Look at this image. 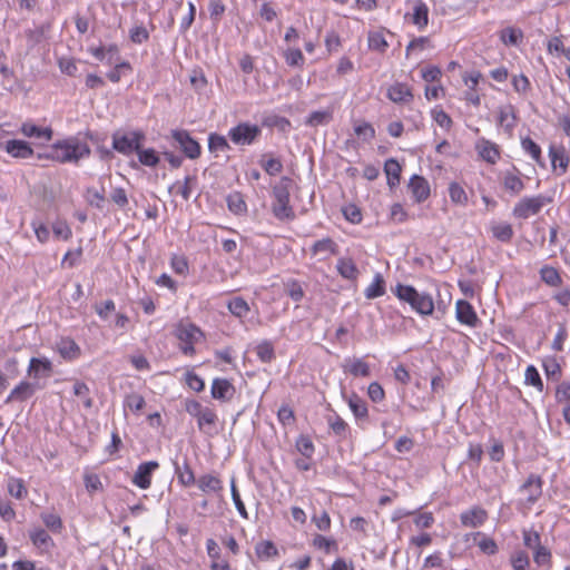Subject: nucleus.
<instances>
[{
  "label": "nucleus",
  "instance_id": "f257e3e1",
  "mask_svg": "<svg viewBox=\"0 0 570 570\" xmlns=\"http://www.w3.org/2000/svg\"><path fill=\"white\" fill-rule=\"evenodd\" d=\"M89 155L90 147L88 144L80 141L77 137H69L55 142L46 157L61 164H77L80 159L89 157Z\"/></svg>",
  "mask_w": 570,
  "mask_h": 570
},
{
  "label": "nucleus",
  "instance_id": "f03ea898",
  "mask_svg": "<svg viewBox=\"0 0 570 570\" xmlns=\"http://www.w3.org/2000/svg\"><path fill=\"white\" fill-rule=\"evenodd\" d=\"M392 292L400 301L410 304L412 309L421 315H431L434 311L432 296L426 293H419L411 285L397 284Z\"/></svg>",
  "mask_w": 570,
  "mask_h": 570
},
{
  "label": "nucleus",
  "instance_id": "7ed1b4c3",
  "mask_svg": "<svg viewBox=\"0 0 570 570\" xmlns=\"http://www.w3.org/2000/svg\"><path fill=\"white\" fill-rule=\"evenodd\" d=\"M293 180L289 177H282L279 181L273 187V205L272 212L279 220L294 219L295 213L289 204L291 188Z\"/></svg>",
  "mask_w": 570,
  "mask_h": 570
},
{
  "label": "nucleus",
  "instance_id": "20e7f679",
  "mask_svg": "<svg viewBox=\"0 0 570 570\" xmlns=\"http://www.w3.org/2000/svg\"><path fill=\"white\" fill-rule=\"evenodd\" d=\"M552 199L544 195L521 198L513 207L512 215L515 218L527 219L541 212V209Z\"/></svg>",
  "mask_w": 570,
  "mask_h": 570
},
{
  "label": "nucleus",
  "instance_id": "39448f33",
  "mask_svg": "<svg viewBox=\"0 0 570 570\" xmlns=\"http://www.w3.org/2000/svg\"><path fill=\"white\" fill-rule=\"evenodd\" d=\"M261 134L262 129L259 126L249 122H240L229 129L228 138L237 146H248L254 144Z\"/></svg>",
  "mask_w": 570,
  "mask_h": 570
},
{
  "label": "nucleus",
  "instance_id": "423d86ee",
  "mask_svg": "<svg viewBox=\"0 0 570 570\" xmlns=\"http://www.w3.org/2000/svg\"><path fill=\"white\" fill-rule=\"evenodd\" d=\"M145 135L140 131H132L129 134L116 132L112 135V148L122 155H130L136 153L141 146Z\"/></svg>",
  "mask_w": 570,
  "mask_h": 570
},
{
  "label": "nucleus",
  "instance_id": "0eeeda50",
  "mask_svg": "<svg viewBox=\"0 0 570 570\" xmlns=\"http://www.w3.org/2000/svg\"><path fill=\"white\" fill-rule=\"evenodd\" d=\"M171 136L186 157L196 159L200 156V145L189 135L188 131L174 130Z\"/></svg>",
  "mask_w": 570,
  "mask_h": 570
},
{
  "label": "nucleus",
  "instance_id": "6e6552de",
  "mask_svg": "<svg viewBox=\"0 0 570 570\" xmlns=\"http://www.w3.org/2000/svg\"><path fill=\"white\" fill-rule=\"evenodd\" d=\"M159 468L157 461H147L138 465L131 482L139 489L147 490L151 485V478L154 472Z\"/></svg>",
  "mask_w": 570,
  "mask_h": 570
},
{
  "label": "nucleus",
  "instance_id": "1a4fd4ad",
  "mask_svg": "<svg viewBox=\"0 0 570 570\" xmlns=\"http://www.w3.org/2000/svg\"><path fill=\"white\" fill-rule=\"evenodd\" d=\"M542 478L537 474H530L525 482L520 487V492L525 497L530 504L535 503L542 495Z\"/></svg>",
  "mask_w": 570,
  "mask_h": 570
},
{
  "label": "nucleus",
  "instance_id": "9d476101",
  "mask_svg": "<svg viewBox=\"0 0 570 570\" xmlns=\"http://www.w3.org/2000/svg\"><path fill=\"white\" fill-rule=\"evenodd\" d=\"M20 132L28 138H33L40 145L50 141L53 136V130L50 127H39L32 121L23 122Z\"/></svg>",
  "mask_w": 570,
  "mask_h": 570
},
{
  "label": "nucleus",
  "instance_id": "9b49d317",
  "mask_svg": "<svg viewBox=\"0 0 570 570\" xmlns=\"http://www.w3.org/2000/svg\"><path fill=\"white\" fill-rule=\"evenodd\" d=\"M455 316L456 320L466 326L476 327L480 324V320L473 308V306L464 299H459L455 304Z\"/></svg>",
  "mask_w": 570,
  "mask_h": 570
},
{
  "label": "nucleus",
  "instance_id": "f8f14e48",
  "mask_svg": "<svg viewBox=\"0 0 570 570\" xmlns=\"http://www.w3.org/2000/svg\"><path fill=\"white\" fill-rule=\"evenodd\" d=\"M235 386L226 379H215L212 383V397L222 402L230 401L235 395Z\"/></svg>",
  "mask_w": 570,
  "mask_h": 570
},
{
  "label": "nucleus",
  "instance_id": "ddd939ff",
  "mask_svg": "<svg viewBox=\"0 0 570 570\" xmlns=\"http://www.w3.org/2000/svg\"><path fill=\"white\" fill-rule=\"evenodd\" d=\"M488 520V512L483 508L475 505L460 514V521L463 527L478 528Z\"/></svg>",
  "mask_w": 570,
  "mask_h": 570
},
{
  "label": "nucleus",
  "instance_id": "4468645a",
  "mask_svg": "<svg viewBox=\"0 0 570 570\" xmlns=\"http://www.w3.org/2000/svg\"><path fill=\"white\" fill-rule=\"evenodd\" d=\"M52 374V363L43 357H32L29 363L28 367V375L32 376L33 379H48Z\"/></svg>",
  "mask_w": 570,
  "mask_h": 570
},
{
  "label": "nucleus",
  "instance_id": "2eb2a0df",
  "mask_svg": "<svg viewBox=\"0 0 570 570\" xmlns=\"http://www.w3.org/2000/svg\"><path fill=\"white\" fill-rule=\"evenodd\" d=\"M4 150L14 158L27 159L33 156V149L24 140H8L4 145Z\"/></svg>",
  "mask_w": 570,
  "mask_h": 570
},
{
  "label": "nucleus",
  "instance_id": "dca6fc26",
  "mask_svg": "<svg viewBox=\"0 0 570 570\" xmlns=\"http://www.w3.org/2000/svg\"><path fill=\"white\" fill-rule=\"evenodd\" d=\"M37 383H30L27 381L20 382L8 395L6 399V403H10L12 401L23 402L33 395L36 389H39Z\"/></svg>",
  "mask_w": 570,
  "mask_h": 570
},
{
  "label": "nucleus",
  "instance_id": "f3484780",
  "mask_svg": "<svg viewBox=\"0 0 570 570\" xmlns=\"http://www.w3.org/2000/svg\"><path fill=\"white\" fill-rule=\"evenodd\" d=\"M479 156L487 163L494 165L500 159V149L494 142L481 139L476 144Z\"/></svg>",
  "mask_w": 570,
  "mask_h": 570
},
{
  "label": "nucleus",
  "instance_id": "a211bd4d",
  "mask_svg": "<svg viewBox=\"0 0 570 570\" xmlns=\"http://www.w3.org/2000/svg\"><path fill=\"white\" fill-rule=\"evenodd\" d=\"M176 336L181 343H197L203 337V332L194 324H179Z\"/></svg>",
  "mask_w": 570,
  "mask_h": 570
},
{
  "label": "nucleus",
  "instance_id": "6ab92c4d",
  "mask_svg": "<svg viewBox=\"0 0 570 570\" xmlns=\"http://www.w3.org/2000/svg\"><path fill=\"white\" fill-rule=\"evenodd\" d=\"M197 487L204 493H219L223 490V481L215 474L207 473L198 478Z\"/></svg>",
  "mask_w": 570,
  "mask_h": 570
},
{
  "label": "nucleus",
  "instance_id": "aec40b11",
  "mask_svg": "<svg viewBox=\"0 0 570 570\" xmlns=\"http://www.w3.org/2000/svg\"><path fill=\"white\" fill-rule=\"evenodd\" d=\"M343 370L355 377H368L371 375L370 365L362 358H347L343 364Z\"/></svg>",
  "mask_w": 570,
  "mask_h": 570
},
{
  "label": "nucleus",
  "instance_id": "412c9836",
  "mask_svg": "<svg viewBox=\"0 0 570 570\" xmlns=\"http://www.w3.org/2000/svg\"><path fill=\"white\" fill-rule=\"evenodd\" d=\"M409 188L419 203L425 200L430 195V185L428 180L417 175H414L411 178Z\"/></svg>",
  "mask_w": 570,
  "mask_h": 570
},
{
  "label": "nucleus",
  "instance_id": "4be33fe9",
  "mask_svg": "<svg viewBox=\"0 0 570 570\" xmlns=\"http://www.w3.org/2000/svg\"><path fill=\"white\" fill-rule=\"evenodd\" d=\"M57 351L65 360L72 361L79 357L80 347L78 344L71 338H61L57 343Z\"/></svg>",
  "mask_w": 570,
  "mask_h": 570
},
{
  "label": "nucleus",
  "instance_id": "5701e85b",
  "mask_svg": "<svg viewBox=\"0 0 570 570\" xmlns=\"http://www.w3.org/2000/svg\"><path fill=\"white\" fill-rule=\"evenodd\" d=\"M502 185L507 191L512 195H519L524 189V183L519 176V171H505L502 177Z\"/></svg>",
  "mask_w": 570,
  "mask_h": 570
},
{
  "label": "nucleus",
  "instance_id": "b1692460",
  "mask_svg": "<svg viewBox=\"0 0 570 570\" xmlns=\"http://www.w3.org/2000/svg\"><path fill=\"white\" fill-rule=\"evenodd\" d=\"M217 421L218 416L216 412L207 406L202 415L197 419V425L202 432L212 434V432L215 430Z\"/></svg>",
  "mask_w": 570,
  "mask_h": 570
},
{
  "label": "nucleus",
  "instance_id": "393cba45",
  "mask_svg": "<svg viewBox=\"0 0 570 570\" xmlns=\"http://www.w3.org/2000/svg\"><path fill=\"white\" fill-rule=\"evenodd\" d=\"M412 22L419 29L425 28L429 23V8L421 0H417L413 7Z\"/></svg>",
  "mask_w": 570,
  "mask_h": 570
},
{
  "label": "nucleus",
  "instance_id": "a878e982",
  "mask_svg": "<svg viewBox=\"0 0 570 570\" xmlns=\"http://www.w3.org/2000/svg\"><path fill=\"white\" fill-rule=\"evenodd\" d=\"M348 406L356 420L363 421L368 417L366 402L357 394L353 393L348 399Z\"/></svg>",
  "mask_w": 570,
  "mask_h": 570
},
{
  "label": "nucleus",
  "instance_id": "bb28decb",
  "mask_svg": "<svg viewBox=\"0 0 570 570\" xmlns=\"http://www.w3.org/2000/svg\"><path fill=\"white\" fill-rule=\"evenodd\" d=\"M387 97L394 102H406L413 98V95L406 85L395 83L389 88Z\"/></svg>",
  "mask_w": 570,
  "mask_h": 570
},
{
  "label": "nucleus",
  "instance_id": "cd10ccee",
  "mask_svg": "<svg viewBox=\"0 0 570 570\" xmlns=\"http://www.w3.org/2000/svg\"><path fill=\"white\" fill-rule=\"evenodd\" d=\"M401 166L397 160L390 158L384 164V171L387 177V185L393 188L400 183Z\"/></svg>",
  "mask_w": 570,
  "mask_h": 570
},
{
  "label": "nucleus",
  "instance_id": "c85d7f7f",
  "mask_svg": "<svg viewBox=\"0 0 570 570\" xmlns=\"http://www.w3.org/2000/svg\"><path fill=\"white\" fill-rule=\"evenodd\" d=\"M31 542L40 549H48L53 544L51 537L41 528H35L29 532Z\"/></svg>",
  "mask_w": 570,
  "mask_h": 570
},
{
  "label": "nucleus",
  "instance_id": "c756f323",
  "mask_svg": "<svg viewBox=\"0 0 570 570\" xmlns=\"http://www.w3.org/2000/svg\"><path fill=\"white\" fill-rule=\"evenodd\" d=\"M337 272L343 278L356 279L358 269L352 258H340L337 262Z\"/></svg>",
  "mask_w": 570,
  "mask_h": 570
},
{
  "label": "nucleus",
  "instance_id": "7c9ffc66",
  "mask_svg": "<svg viewBox=\"0 0 570 570\" xmlns=\"http://www.w3.org/2000/svg\"><path fill=\"white\" fill-rule=\"evenodd\" d=\"M196 184H197V177L188 175L185 177L184 183L181 185L176 183L173 186H170L169 193H173L174 189L177 188L176 193L180 194L185 200H188L190 198L191 191H193L194 187L196 186Z\"/></svg>",
  "mask_w": 570,
  "mask_h": 570
},
{
  "label": "nucleus",
  "instance_id": "2f4dec72",
  "mask_svg": "<svg viewBox=\"0 0 570 570\" xmlns=\"http://www.w3.org/2000/svg\"><path fill=\"white\" fill-rule=\"evenodd\" d=\"M549 154L551 157V164H552L553 169L557 170V168H560L561 169L560 174H564L567 170V167H568V163H569V158L564 154V149L563 148L559 149V148L551 146Z\"/></svg>",
  "mask_w": 570,
  "mask_h": 570
},
{
  "label": "nucleus",
  "instance_id": "473e14b6",
  "mask_svg": "<svg viewBox=\"0 0 570 570\" xmlns=\"http://www.w3.org/2000/svg\"><path fill=\"white\" fill-rule=\"evenodd\" d=\"M7 489L9 494L18 500L26 498L28 494L23 480L19 478H9Z\"/></svg>",
  "mask_w": 570,
  "mask_h": 570
},
{
  "label": "nucleus",
  "instance_id": "72a5a7b5",
  "mask_svg": "<svg viewBox=\"0 0 570 570\" xmlns=\"http://www.w3.org/2000/svg\"><path fill=\"white\" fill-rule=\"evenodd\" d=\"M521 146L523 150L528 153L539 166H544L543 159L541 157V148L537 142H534L530 137H525L522 138Z\"/></svg>",
  "mask_w": 570,
  "mask_h": 570
},
{
  "label": "nucleus",
  "instance_id": "f704fd0d",
  "mask_svg": "<svg viewBox=\"0 0 570 570\" xmlns=\"http://www.w3.org/2000/svg\"><path fill=\"white\" fill-rule=\"evenodd\" d=\"M368 48L371 50H375L379 52H384L389 47V43L384 37V32L382 30L379 31H370L368 37Z\"/></svg>",
  "mask_w": 570,
  "mask_h": 570
},
{
  "label": "nucleus",
  "instance_id": "c9c22d12",
  "mask_svg": "<svg viewBox=\"0 0 570 570\" xmlns=\"http://www.w3.org/2000/svg\"><path fill=\"white\" fill-rule=\"evenodd\" d=\"M227 206L228 209L236 214L243 215L247 212L246 203L240 193H232L227 196Z\"/></svg>",
  "mask_w": 570,
  "mask_h": 570
},
{
  "label": "nucleus",
  "instance_id": "e433bc0d",
  "mask_svg": "<svg viewBox=\"0 0 570 570\" xmlns=\"http://www.w3.org/2000/svg\"><path fill=\"white\" fill-rule=\"evenodd\" d=\"M175 472L179 483H181L184 487H190L196 483L194 472L187 462H184L183 465L176 464Z\"/></svg>",
  "mask_w": 570,
  "mask_h": 570
},
{
  "label": "nucleus",
  "instance_id": "4c0bfd02",
  "mask_svg": "<svg viewBox=\"0 0 570 570\" xmlns=\"http://www.w3.org/2000/svg\"><path fill=\"white\" fill-rule=\"evenodd\" d=\"M493 236L503 243H508L513 237V228L508 223H497L491 227Z\"/></svg>",
  "mask_w": 570,
  "mask_h": 570
},
{
  "label": "nucleus",
  "instance_id": "58836bf2",
  "mask_svg": "<svg viewBox=\"0 0 570 570\" xmlns=\"http://www.w3.org/2000/svg\"><path fill=\"white\" fill-rule=\"evenodd\" d=\"M256 355L263 363H271L275 358V348L272 342L264 340L256 346Z\"/></svg>",
  "mask_w": 570,
  "mask_h": 570
},
{
  "label": "nucleus",
  "instance_id": "ea45409f",
  "mask_svg": "<svg viewBox=\"0 0 570 570\" xmlns=\"http://www.w3.org/2000/svg\"><path fill=\"white\" fill-rule=\"evenodd\" d=\"M333 119V111L327 110H316L309 114L306 124L312 127H317L322 125H327Z\"/></svg>",
  "mask_w": 570,
  "mask_h": 570
},
{
  "label": "nucleus",
  "instance_id": "a19ab883",
  "mask_svg": "<svg viewBox=\"0 0 570 570\" xmlns=\"http://www.w3.org/2000/svg\"><path fill=\"white\" fill-rule=\"evenodd\" d=\"M228 311L236 317H245L249 312V306L243 297H235L227 304Z\"/></svg>",
  "mask_w": 570,
  "mask_h": 570
},
{
  "label": "nucleus",
  "instance_id": "79ce46f5",
  "mask_svg": "<svg viewBox=\"0 0 570 570\" xmlns=\"http://www.w3.org/2000/svg\"><path fill=\"white\" fill-rule=\"evenodd\" d=\"M540 277L549 286H559L562 283L559 272L552 266H543L540 269Z\"/></svg>",
  "mask_w": 570,
  "mask_h": 570
},
{
  "label": "nucleus",
  "instance_id": "37998d69",
  "mask_svg": "<svg viewBox=\"0 0 570 570\" xmlns=\"http://www.w3.org/2000/svg\"><path fill=\"white\" fill-rule=\"evenodd\" d=\"M449 195L452 203L461 206H465L468 204V195L464 188L453 181L449 185Z\"/></svg>",
  "mask_w": 570,
  "mask_h": 570
},
{
  "label": "nucleus",
  "instance_id": "c03bdc74",
  "mask_svg": "<svg viewBox=\"0 0 570 570\" xmlns=\"http://www.w3.org/2000/svg\"><path fill=\"white\" fill-rule=\"evenodd\" d=\"M384 279L381 274H376L374 281L365 289L366 298H376L385 293Z\"/></svg>",
  "mask_w": 570,
  "mask_h": 570
},
{
  "label": "nucleus",
  "instance_id": "a18cd8bd",
  "mask_svg": "<svg viewBox=\"0 0 570 570\" xmlns=\"http://www.w3.org/2000/svg\"><path fill=\"white\" fill-rule=\"evenodd\" d=\"M327 423L335 435L346 438L348 425L341 416L337 414L331 415L327 417Z\"/></svg>",
  "mask_w": 570,
  "mask_h": 570
},
{
  "label": "nucleus",
  "instance_id": "49530a36",
  "mask_svg": "<svg viewBox=\"0 0 570 570\" xmlns=\"http://www.w3.org/2000/svg\"><path fill=\"white\" fill-rule=\"evenodd\" d=\"M140 164L148 167H155L159 163V156L153 148L141 149V146L136 151Z\"/></svg>",
  "mask_w": 570,
  "mask_h": 570
},
{
  "label": "nucleus",
  "instance_id": "de8ad7c7",
  "mask_svg": "<svg viewBox=\"0 0 570 570\" xmlns=\"http://www.w3.org/2000/svg\"><path fill=\"white\" fill-rule=\"evenodd\" d=\"M523 38V32L514 28H505L500 32V39L505 45L517 46Z\"/></svg>",
  "mask_w": 570,
  "mask_h": 570
},
{
  "label": "nucleus",
  "instance_id": "09e8293b",
  "mask_svg": "<svg viewBox=\"0 0 570 570\" xmlns=\"http://www.w3.org/2000/svg\"><path fill=\"white\" fill-rule=\"evenodd\" d=\"M311 250L313 255L334 254L336 250V244L331 238H323L315 242Z\"/></svg>",
  "mask_w": 570,
  "mask_h": 570
},
{
  "label": "nucleus",
  "instance_id": "8fccbe9b",
  "mask_svg": "<svg viewBox=\"0 0 570 570\" xmlns=\"http://www.w3.org/2000/svg\"><path fill=\"white\" fill-rule=\"evenodd\" d=\"M296 449L306 459H311L315 451L314 444L307 435L298 436L296 440Z\"/></svg>",
  "mask_w": 570,
  "mask_h": 570
},
{
  "label": "nucleus",
  "instance_id": "3c124183",
  "mask_svg": "<svg viewBox=\"0 0 570 570\" xmlns=\"http://www.w3.org/2000/svg\"><path fill=\"white\" fill-rule=\"evenodd\" d=\"M41 520L45 525L53 533H60L62 530L61 518L56 513H42Z\"/></svg>",
  "mask_w": 570,
  "mask_h": 570
},
{
  "label": "nucleus",
  "instance_id": "603ef678",
  "mask_svg": "<svg viewBox=\"0 0 570 570\" xmlns=\"http://www.w3.org/2000/svg\"><path fill=\"white\" fill-rule=\"evenodd\" d=\"M258 558H273L278 554L276 546L272 541H262L255 548Z\"/></svg>",
  "mask_w": 570,
  "mask_h": 570
},
{
  "label": "nucleus",
  "instance_id": "864d4df0",
  "mask_svg": "<svg viewBox=\"0 0 570 570\" xmlns=\"http://www.w3.org/2000/svg\"><path fill=\"white\" fill-rule=\"evenodd\" d=\"M208 148L212 153L225 151L229 145L224 136L210 134L208 137Z\"/></svg>",
  "mask_w": 570,
  "mask_h": 570
},
{
  "label": "nucleus",
  "instance_id": "5fc2aeb1",
  "mask_svg": "<svg viewBox=\"0 0 570 570\" xmlns=\"http://www.w3.org/2000/svg\"><path fill=\"white\" fill-rule=\"evenodd\" d=\"M354 132L364 141H371L375 137V129L370 122L366 121L355 125Z\"/></svg>",
  "mask_w": 570,
  "mask_h": 570
},
{
  "label": "nucleus",
  "instance_id": "6e6d98bb",
  "mask_svg": "<svg viewBox=\"0 0 570 570\" xmlns=\"http://www.w3.org/2000/svg\"><path fill=\"white\" fill-rule=\"evenodd\" d=\"M525 384L534 386L540 392L543 391V382L533 365H529L525 370Z\"/></svg>",
  "mask_w": 570,
  "mask_h": 570
},
{
  "label": "nucleus",
  "instance_id": "4d7b16f0",
  "mask_svg": "<svg viewBox=\"0 0 570 570\" xmlns=\"http://www.w3.org/2000/svg\"><path fill=\"white\" fill-rule=\"evenodd\" d=\"M285 293L295 302H299L304 296L301 284L295 279H289L285 284Z\"/></svg>",
  "mask_w": 570,
  "mask_h": 570
},
{
  "label": "nucleus",
  "instance_id": "13d9d810",
  "mask_svg": "<svg viewBox=\"0 0 570 570\" xmlns=\"http://www.w3.org/2000/svg\"><path fill=\"white\" fill-rule=\"evenodd\" d=\"M542 366L548 379L559 380L561 375V367L556 358L550 357L544 360Z\"/></svg>",
  "mask_w": 570,
  "mask_h": 570
},
{
  "label": "nucleus",
  "instance_id": "bf43d9fd",
  "mask_svg": "<svg viewBox=\"0 0 570 570\" xmlns=\"http://www.w3.org/2000/svg\"><path fill=\"white\" fill-rule=\"evenodd\" d=\"M475 535L482 537V539L478 543V547L483 553L488 556H493L498 552V544L493 539L485 537L481 532H476Z\"/></svg>",
  "mask_w": 570,
  "mask_h": 570
},
{
  "label": "nucleus",
  "instance_id": "052dcab7",
  "mask_svg": "<svg viewBox=\"0 0 570 570\" xmlns=\"http://www.w3.org/2000/svg\"><path fill=\"white\" fill-rule=\"evenodd\" d=\"M145 404V399L137 393L128 394L125 399V406L135 413L140 412Z\"/></svg>",
  "mask_w": 570,
  "mask_h": 570
},
{
  "label": "nucleus",
  "instance_id": "680f3d73",
  "mask_svg": "<svg viewBox=\"0 0 570 570\" xmlns=\"http://www.w3.org/2000/svg\"><path fill=\"white\" fill-rule=\"evenodd\" d=\"M50 28L51 24L49 22L43 23L35 29L27 30L26 36L29 40L38 43L46 38V35L50 31Z\"/></svg>",
  "mask_w": 570,
  "mask_h": 570
},
{
  "label": "nucleus",
  "instance_id": "e2e57ef3",
  "mask_svg": "<svg viewBox=\"0 0 570 570\" xmlns=\"http://www.w3.org/2000/svg\"><path fill=\"white\" fill-rule=\"evenodd\" d=\"M285 61L292 67H302L304 65V56L298 48L287 49L284 52Z\"/></svg>",
  "mask_w": 570,
  "mask_h": 570
},
{
  "label": "nucleus",
  "instance_id": "0e129e2a",
  "mask_svg": "<svg viewBox=\"0 0 570 570\" xmlns=\"http://www.w3.org/2000/svg\"><path fill=\"white\" fill-rule=\"evenodd\" d=\"M511 564L514 570H525L530 564V560L527 552L515 551L511 556Z\"/></svg>",
  "mask_w": 570,
  "mask_h": 570
},
{
  "label": "nucleus",
  "instance_id": "69168bd1",
  "mask_svg": "<svg viewBox=\"0 0 570 570\" xmlns=\"http://www.w3.org/2000/svg\"><path fill=\"white\" fill-rule=\"evenodd\" d=\"M431 41L428 37H419V38H414L406 47V57L410 56V53L412 51H415V50H424V49H428V48H431Z\"/></svg>",
  "mask_w": 570,
  "mask_h": 570
},
{
  "label": "nucleus",
  "instance_id": "338daca9",
  "mask_svg": "<svg viewBox=\"0 0 570 570\" xmlns=\"http://www.w3.org/2000/svg\"><path fill=\"white\" fill-rule=\"evenodd\" d=\"M277 417L283 425H291L295 422L294 411L287 404H284L278 409Z\"/></svg>",
  "mask_w": 570,
  "mask_h": 570
},
{
  "label": "nucleus",
  "instance_id": "774afa93",
  "mask_svg": "<svg viewBox=\"0 0 570 570\" xmlns=\"http://www.w3.org/2000/svg\"><path fill=\"white\" fill-rule=\"evenodd\" d=\"M523 543L527 548L535 550L541 546L540 535L533 530H523L522 532Z\"/></svg>",
  "mask_w": 570,
  "mask_h": 570
}]
</instances>
